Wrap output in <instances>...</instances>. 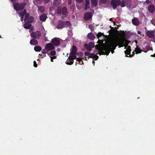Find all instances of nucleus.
I'll list each match as a JSON object with an SVG mask.
<instances>
[{
  "instance_id": "nucleus-1",
  "label": "nucleus",
  "mask_w": 155,
  "mask_h": 155,
  "mask_svg": "<svg viewBox=\"0 0 155 155\" xmlns=\"http://www.w3.org/2000/svg\"><path fill=\"white\" fill-rule=\"evenodd\" d=\"M125 34L124 33L120 37H117L115 38L106 42L104 43V40L99 39L97 42L100 47L95 48H116V47L118 46L119 48L124 46V48H130V47L128 45L129 41L125 38Z\"/></svg>"
},
{
  "instance_id": "nucleus-2",
  "label": "nucleus",
  "mask_w": 155,
  "mask_h": 155,
  "mask_svg": "<svg viewBox=\"0 0 155 155\" xmlns=\"http://www.w3.org/2000/svg\"><path fill=\"white\" fill-rule=\"evenodd\" d=\"M83 54L81 52H77V49H72L70 53V55L68 57V65H71L74 63V60L78 57L80 58L83 56Z\"/></svg>"
},
{
  "instance_id": "nucleus-3",
  "label": "nucleus",
  "mask_w": 155,
  "mask_h": 155,
  "mask_svg": "<svg viewBox=\"0 0 155 155\" xmlns=\"http://www.w3.org/2000/svg\"><path fill=\"white\" fill-rule=\"evenodd\" d=\"M107 49H95L93 53L91 54L88 51H86L84 53V54L86 56H89L88 58H93V60L95 61L97 60L99 58V57L97 54H99L101 55V54H105L103 52L100 51L101 50H107ZM89 59V58H88Z\"/></svg>"
},
{
  "instance_id": "nucleus-4",
  "label": "nucleus",
  "mask_w": 155,
  "mask_h": 155,
  "mask_svg": "<svg viewBox=\"0 0 155 155\" xmlns=\"http://www.w3.org/2000/svg\"><path fill=\"white\" fill-rule=\"evenodd\" d=\"M59 38H54L51 40V43H49L47 44L45 47V48H54V46H58L60 43Z\"/></svg>"
},
{
  "instance_id": "nucleus-5",
  "label": "nucleus",
  "mask_w": 155,
  "mask_h": 155,
  "mask_svg": "<svg viewBox=\"0 0 155 155\" xmlns=\"http://www.w3.org/2000/svg\"><path fill=\"white\" fill-rule=\"evenodd\" d=\"M26 5L25 3H22L21 4L16 3L14 4L13 6L15 9L17 11H19L23 9Z\"/></svg>"
},
{
  "instance_id": "nucleus-6",
  "label": "nucleus",
  "mask_w": 155,
  "mask_h": 155,
  "mask_svg": "<svg viewBox=\"0 0 155 155\" xmlns=\"http://www.w3.org/2000/svg\"><path fill=\"white\" fill-rule=\"evenodd\" d=\"M25 18L24 21L25 22L31 23L34 20V18L32 16H29V15L28 13H26L25 15Z\"/></svg>"
},
{
  "instance_id": "nucleus-7",
  "label": "nucleus",
  "mask_w": 155,
  "mask_h": 155,
  "mask_svg": "<svg viewBox=\"0 0 155 155\" xmlns=\"http://www.w3.org/2000/svg\"><path fill=\"white\" fill-rule=\"evenodd\" d=\"M121 3L120 0H111V5L113 6L114 9H115L117 6L120 5Z\"/></svg>"
},
{
  "instance_id": "nucleus-8",
  "label": "nucleus",
  "mask_w": 155,
  "mask_h": 155,
  "mask_svg": "<svg viewBox=\"0 0 155 155\" xmlns=\"http://www.w3.org/2000/svg\"><path fill=\"white\" fill-rule=\"evenodd\" d=\"M68 23V21H59L58 22V24L57 26V28L58 29H61L62 28L66 27Z\"/></svg>"
},
{
  "instance_id": "nucleus-9",
  "label": "nucleus",
  "mask_w": 155,
  "mask_h": 155,
  "mask_svg": "<svg viewBox=\"0 0 155 155\" xmlns=\"http://www.w3.org/2000/svg\"><path fill=\"white\" fill-rule=\"evenodd\" d=\"M31 35L34 38H39L41 35V33L40 31H37L35 32H33L31 34Z\"/></svg>"
},
{
  "instance_id": "nucleus-10",
  "label": "nucleus",
  "mask_w": 155,
  "mask_h": 155,
  "mask_svg": "<svg viewBox=\"0 0 155 155\" xmlns=\"http://www.w3.org/2000/svg\"><path fill=\"white\" fill-rule=\"evenodd\" d=\"M155 32L153 30H147L146 32V35L149 38H153L155 36Z\"/></svg>"
},
{
  "instance_id": "nucleus-11",
  "label": "nucleus",
  "mask_w": 155,
  "mask_h": 155,
  "mask_svg": "<svg viewBox=\"0 0 155 155\" xmlns=\"http://www.w3.org/2000/svg\"><path fill=\"white\" fill-rule=\"evenodd\" d=\"M114 49H107L105 50H101L100 51L103 52L104 54H101V55H107L110 53V51H111L112 54H113L114 52Z\"/></svg>"
},
{
  "instance_id": "nucleus-12",
  "label": "nucleus",
  "mask_w": 155,
  "mask_h": 155,
  "mask_svg": "<svg viewBox=\"0 0 155 155\" xmlns=\"http://www.w3.org/2000/svg\"><path fill=\"white\" fill-rule=\"evenodd\" d=\"M131 51V49H126V50L124 51L125 54L127 55H129V56H127V55H125V57H132L134 56L135 54L134 51L132 52V54H130V53Z\"/></svg>"
},
{
  "instance_id": "nucleus-13",
  "label": "nucleus",
  "mask_w": 155,
  "mask_h": 155,
  "mask_svg": "<svg viewBox=\"0 0 155 155\" xmlns=\"http://www.w3.org/2000/svg\"><path fill=\"white\" fill-rule=\"evenodd\" d=\"M92 15L90 12H87L85 13L84 17V19L87 21L88 20L92 18Z\"/></svg>"
},
{
  "instance_id": "nucleus-14",
  "label": "nucleus",
  "mask_w": 155,
  "mask_h": 155,
  "mask_svg": "<svg viewBox=\"0 0 155 155\" xmlns=\"http://www.w3.org/2000/svg\"><path fill=\"white\" fill-rule=\"evenodd\" d=\"M94 45L93 42H90L88 44H85L84 45L85 48H91L94 47Z\"/></svg>"
},
{
  "instance_id": "nucleus-15",
  "label": "nucleus",
  "mask_w": 155,
  "mask_h": 155,
  "mask_svg": "<svg viewBox=\"0 0 155 155\" xmlns=\"http://www.w3.org/2000/svg\"><path fill=\"white\" fill-rule=\"evenodd\" d=\"M148 9L150 12L153 13L155 10V7L153 5H150L148 6Z\"/></svg>"
},
{
  "instance_id": "nucleus-16",
  "label": "nucleus",
  "mask_w": 155,
  "mask_h": 155,
  "mask_svg": "<svg viewBox=\"0 0 155 155\" xmlns=\"http://www.w3.org/2000/svg\"><path fill=\"white\" fill-rule=\"evenodd\" d=\"M47 18V15L45 14H42L39 17V19L40 21L44 22L45 21Z\"/></svg>"
},
{
  "instance_id": "nucleus-17",
  "label": "nucleus",
  "mask_w": 155,
  "mask_h": 155,
  "mask_svg": "<svg viewBox=\"0 0 155 155\" xmlns=\"http://www.w3.org/2000/svg\"><path fill=\"white\" fill-rule=\"evenodd\" d=\"M132 22L134 25L137 26L139 25V21L137 18H135L133 19Z\"/></svg>"
},
{
  "instance_id": "nucleus-18",
  "label": "nucleus",
  "mask_w": 155,
  "mask_h": 155,
  "mask_svg": "<svg viewBox=\"0 0 155 155\" xmlns=\"http://www.w3.org/2000/svg\"><path fill=\"white\" fill-rule=\"evenodd\" d=\"M87 38L91 40H93L95 39V37L92 33L90 32L88 34Z\"/></svg>"
},
{
  "instance_id": "nucleus-19",
  "label": "nucleus",
  "mask_w": 155,
  "mask_h": 155,
  "mask_svg": "<svg viewBox=\"0 0 155 155\" xmlns=\"http://www.w3.org/2000/svg\"><path fill=\"white\" fill-rule=\"evenodd\" d=\"M26 13V10L25 9L22 12H21L19 13V15L21 16V21H23L24 16Z\"/></svg>"
},
{
  "instance_id": "nucleus-20",
  "label": "nucleus",
  "mask_w": 155,
  "mask_h": 155,
  "mask_svg": "<svg viewBox=\"0 0 155 155\" xmlns=\"http://www.w3.org/2000/svg\"><path fill=\"white\" fill-rule=\"evenodd\" d=\"M38 12L41 13H43L44 12L45 8L43 6H38Z\"/></svg>"
},
{
  "instance_id": "nucleus-21",
  "label": "nucleus",
  "mask_w": 155,
  "mask_h": 155,
  "mask_svg": "<svg viewBox=\"0 0 155 155\" xmlns=\"http://www.w3.org/2000/svg\"><path fill=\"white\" fill-rule=\"evenodd\" d=\"M85 2L86 4L84 9L86 10L87 8H90V6H89L90 0H85Z\"/></svg>"
},
{
  "instance_id": "nucleus-22",
  "label": "nucleus",
  "mask_w": 155,
  "mask_h": 155,
  "mask_svg": "<svg viewBox=\"0 0 155 155\" xmlns=\"http://www.w3.org/2000/svg\"><path fill=\"white\" fill-rule=\"evenodd\" d=\"M62 14L65 15V16H67V9L65 7H64L62 9Z\"/></svg>"
},
{
  "instance_id": "nucleus-23",
  "label": "nucleus",
  "mask_w": 155,
  "mask_h": 155,
  "mask_svg": "<svg viewBox=\"0 0 155 155\" xmlns=\"http://www.w3.org/2000/svg\"><path fill=\"white\" fill-rule=\"evenodd\" d=\"M56 12L58 14H59V15L61 14V6H59L58 8L56 11Z\"/></svg>"
},
{
  "instance_id": "nucleus-24",
  "label": "nucleus",
  "mask_w": 155,
  "mask_h": 155,
  "mask_svg": "<svg viewBox=\"0 0 155 155\" xmlns=\"http://www.w3.org/2000/svg\"><path fill=\"white\" fill-rule=\"evenodd\" d=\"M30 43L31 45H35L38 44V41L36 40L32 39L30 41Z\"/></svg>"
},
{
  "instance_id": "nucleus-25",
  "label": "nucleus",
  "mask_w": 155,
  "mask_h": 155,
  "mask_svg": "<svg viewBox=\"0 0 155 155\" xmlns=\"http://www.w3.org/2000/svg\"><path fill=\"white\" fill-rule=\"evenodd\" d=\"M91 3L94 6H96L97 5L98 0H91Z\"/></svg>"
},
{
  "instance_id": "nucleus-26",
  "label": "nucleus",
  "mask_w": 155,
  "mask_h": 155,
  "mask_svg": "<svg viewBox=\"0 0 155 155\" xmlns=\"http://www.w3.org/2000/svg\"><path fill=\"white\" fill-rule=\"evenodd\" d=\"M31 27V25L29 24L25 23L24 25V27L26 29H30Z\"/></svg>"
},
{
  "instance_id": "nucleus-27",
  "label": "nucleus",
  "mask_w": 155,
  "mask_h": 155,
  "mask_svg": "<svg viewBox=\"0 0 155 155\" xmlns=\"http://www.w3.org/2000/svg\"><path fill=\"white\" fill-rule=\"evenodd\" d=\"M126 2L125 0H122L121 1V3L120 5L122 7H124L125 6Z\"/></svg>"
},
{
  "instance_id": "nucleus-28",
  "label": "nucleus",
  "mask_w": 155,
  "mask_h": 155,
  "mask_svg": "<svg viewBox=\"0 0 155 155\" xmlns=\"http://www.w3.org/2000/svg\"><path fill=\"white\" fill-rule=\"evenodd\" d=\"M126 4L128 7H130L131 5V1L130 0H125Z\"/></svg>"
},
{
  "instance_id": "nucleus-29",
  "label": "nucleus",
  "mask_w": 155,
  "mask_h": 155,
  "mask_svg": "<svg viewBox=\"0 0 155 155\" xmlns=\"http://www.w3.org/2000/svg\"><path fill=\"white\" fill-rule=\"evenodd\" d=\"M53 49H43L42 51V52L43 54H46L49 51Z\"/></svg>"
},
{
  "instance_id": "nucleus-30",
  "label": "nucleus",
  "mask_w": 155,
  "mask_h": 155,
  "mask_svg": "<svg viewBox=\"0 0 155 155\" xmlns=\"http://www.w3.org/2000/svg\"><path fill=\"white\" fill-rule=\"evenodd\" d=\"M107 0H99V5H101L102 4H105Z\"/></svg>"
},
{
  "instance_id": "nucleus-31",
  "label": "nucleus",
  "mask_w": 155,
  "mask_h": 155,
  "mask_svg": "<svg viewBox=\"0 0 155 155\" xmlns=\"http://www.w3.org/2000/svg\"><path fill=\"white\" fill-rule=\"evenodd\" d=\"M142 51L141 49H135V51L136 54L140 53Z\"/></svg>"
},
{
  "instance_id": "nucleus-32",
  "label": "nucleus",
  "mask_w": 155,
  "mask_h": 155,
  "mask_svg": "<svg viewBox=\"0 0 155 155\" xmlns=\"http://www.w3.org/2000/svg\"><path fill=\"white\" fill-rule=\"evenodd\" d=\"M88 28L90 29L91 31H93L94 30V27L92 25H90L88 26Z\"/></svg>"
},
{
  "instance_id": "nucleus-33",
  "label": "nucleus",
  "mask_w": 155,
  "mask_h": 155,
  "mask_svg": "<svg viewBox=\"0 0 155 155\" xmlns=\"http://www.w3.org/2000/svg\"><path fill=\"white\" fill-rule=\"evenodd\" d=\"M75 59H76L77 61H78L79 63H80L81 61H82V59H84V58H77Z\"/></svg>"
},
{
  "instance_id": "nucleus-34",
  "label": "nucleus",
  "mask_w": 155,
  "mask_h": 155,
  "mask_svg": "<svg viewBox=\"0 0 155 155\" xmlns=\"http://www.w3.org/2000/svg\"><path fill=\"white\" fill-rule=\"evenodd\" d=\"M50 55L52 56H54L56 54L55 51H52L50 52Z\"/></svg>"
},
{
  "instance_id": "nucleus-35",
  "label": "nucleus",
  "mask_w": 155,
  "mask_h": 155,
  "mask_svg": "<svg viewBox=\"0 0 155 155\" xmlns=\"http://www.w3.org/2000/svg\"><path fill=\"white\" fill-rule=\"evenodd\" d=\"M103 34L101 32H99L98 34H97V38H99V37L102 36Z\"/></svg>"
},
{
  "instance_id": "nucleus-36",
  "label": "nucleus",
  "mask_w": 155,
  "mask_h": 155,
  "mask_svg": "<svg viewBox=\"0 0 155 155\" xmlns=\"http://www.w3.org/2000/svg\"><path fill=\"white\" fill-rule=\"evenodd\" d=\"M34 66L35 67H36V68L37 67V66H38V64H37V63H36V62L35 61L34 62Z\"/></svg>"
},
{
  "instance_id": "nucleus-37",
  "label": "nucleus",
  "mask_w": 155,
  "mask_h": 155,
  "mask_svg": "<svg viewBox=\"0 0 155 155\" xmlns=\"http://www.w3.org/2000/svg\"><path fill=\"white\" fill-rule=\"evenodd\" d=\"M145 2H146L147 4H149L152 3V2L151 1H149V0H146Z\"/></svg>"
},
{
  "instance_id": "nucleus-38",
  "label": "nucleus",
  "mask_w": 155,
  "mask_h": 155,
  "mask_svg": "<svg viewBox=\"0 0 155 155\" xmlns=\"http://www.w3.org/2000/svg\"><path fill=\"white\" fill-rule=\"evenodd\" d=\"M83 1V0H76V2L79 3H81Z\"/></svg>"
},
{
  "instance_id": "nucleus-39",
  "label": "nucleus",
  "mask_w": 155,
  "mask_h": 155,
  "mask_svg": "<svg viewBox=\"0 0 155 155\" xmlns=\"http://www.w3.org/2000/svg\"><path fill=\"white\" fill-rule=\"evenodd\" d=\"M37 52H40L42 49H34Z\"/></svg>"
},
{
  "instance_id": "nucleus-40",
  "label": "nucleus",
  "mask_w": 155,
  "mask_h": 155,
  "mask_svg": "<svg viewBox=\"0 0 155 155\" xmlns=\"http://www.w3.org/2000/svg\"><path fill=\"white\" fill-rule=\"evenodd\" d=\"M34 49H35V48H41V47H40V46H35V47L34 48Z\"/></svg>"
},
{
  "instance_id": "nucleus-41",
  "label": "nucleus",
  "mask_w": 155,
  "mask_h": 155,
  "mask_svg": "<svg viewBox=\"0 0 155 155\" xmlns=\"http://www.w3.org/2000/svg\"><path fill=\"white\" fill-rule=\"evenodd\" d=\"M51 58H52L53 59H55L56 58V56H54L53 57H50Z\"/></svg>"
},
{
  "instance_id": "nucleus-42",
  "label": "nucleus",
  "mask_w": 155,
  "mask_h": 155,
  "mask_svg": "<svg viewBox=\"0 0 155 155\" xmlns=\"http://www.w3.org/2000/svg\"><path fill=\"white\" fill-rule=\"evenodd\" d=\"M50 0H45V1L46 3H47L50 1Z\"/></svg>"
},
{
  "instance_id": "nucleus-43",
  "label": "nucleus",
  "mask_w": 155,
  "mask_h": 155,
  "mask_svg": "<svg viewBox=\"0 0 155 155\" xmlns=\"http://www.w3.org/2000/svg\"><path fill=\"white\" fill-rule=\"evenodd\" d=\"M152 41H153L155 43V37H154L153 38Z\"/></svg>"
},
{
  "instance_id": "nucleus-44",
  "label": "nucleus",
  "mask_w": 155,
  "mask_h": 155,
  "mask_svg": "<svg viewBox=\"0 0 155 155\" xmlns=\"http://www.w3.org/2000/svg\"><path fill=\"white\" fill-rule=\"evenodd\" d=\"M68 3V5L71 4V1L70 0H69Z\"/></svg>"
},
{
  "instance_id": "nucleus-45",
  "label": "nucleus",
  "mask_w": 155,
  "mask_h": 155,
  "mask_svg": "<svg viewBox=\"0 0 155 155\" xmlns=\"http://www.w3.org/2000/svg\"><path fill=\"white\" fill-rule=\"evenodd\" d=\"M149 50H153V49H147V51H143L144 52H146L147 51H149Z\"/></svg>"
},
{
  "instance_id": "nucleus-46",
  "label": "nucleus",
  "mask_w": 155,
  "mask_h": 155,
  "mask_svg": "<svg viewBox=\"0 0 155 155\" xmlns=\"http://www.w3.org/2000/svg\"><path fill=\"white\" fill-rule=\"evenodd\" d=\"M151 56L152 57H155V53L153 55H151Z\"/></svg>"
},
{
  "instance_id": "nucleus-47",
  "label": "nucleus",
  "mask_w": 155,
  "mask_h": 155,
  "mask_svg": "<svg viewBox=\"0 0 155 155\" xmlns=\"http://www.w3.org/2000/svg\"><path fill=\"white\" fill-rule=\"evenodd\" d=\"M137 33L138 34H141V32L140 31H137Z\"/></svg>"
},
{
  "instance_id": "nucleus-48",
  "label": "nucleus",
  "mask_w": 155,
  "mask_h": 155,
  "mask_svg": "<svg viewBox=\"0 0 155 155\" xmlns=\"http://www.w3.org/2000/svg\"><path fill=\"white\" fill-rule=\"evenodd\" d=\"M72 48V49L76 48L75 46H73Z\"/></svg>"
},
{
  "instance_id": "nucleus-49",
  "label": "nucleus",
  "mask_w": 155,
  "mask_h": 155,
  "mask_svg": "<svg viewBox=\"0 0 155 155\" xmlns=\"http://www.w3.org/2000/svg\"><path fill=\"white\" fill-rule=\"evenodd\" d=\"M68 27H69L70 26V23L69 21H68Z\"/></svg>"
},
{
  "instance_id": "nucleus-50",
  "label": "nucleus",
  "mask_w": 155,
  "mask_h": 155,
  "mask_svg": "<svg viewBox=\"0 0 155 155\" xmlns=\"http://www.w3.org/2000/svg\"><path fill=\"white\" fill-rule=\"evenodd\" d=\"M94 60H93V61H92V63H93V64H94H94H95V62H94Z\"/></svg>"
},
{
  "instance_id": "nucleus-51",
  "label": "nucleus",
  "mask_w": 155,
  "mask_h": 155,
  "mask_svg": "<svg viewBox=\"0 0 155 155\" xmlns=\"http://www.w3.org/2000/svg\"><path fill=\"white\" fill-rule=\"evenodd\" d=\"M65 63L67 64H68V59L66 61Z\"/></svg>"
},
{
  "instance_id": "nucleus-52",
  "label": "nucleus",
  "mask_w": 155,
  "mask_h": 155,
  "mask_svg": "<svg viewBox=\"0 0 155 155\" xmlns=\"http://www.w3.org/2000/svg\"><path fill=\"white\" fill-rule=\"evenodd\" d=\"M51 62H53V59L52 58H51Z\"/></svg>"
},
{
  "instance_id": "nucleus-53",
  "label": "nucleus",
  "mask_w": 155,
  "mask_h": 155,
  "mask_svg": "<svg viewBox=\"0 0 155 155\" xmlns=\"http://www.w3.org/2000/svg\"><path fill=\"white\" fill-rule=\"evenodd\" d=\"M88 51H91L92 49H87Z\"/></svg>"
},
{
  "instance_id": "nucleus-54",
  "label": "nucleus",
  "mask_w": 155,
  "mask_h": 155,
  "mask_svg": "<svg viewBox=\"0 0 155 155\" xmlns=\"http://www.w3.org/2000/svg\"><path fill=\"white\" fill-rule=\"evenodd\" d=\"M110 20V21H112V18H110V20Z\"/></svg>"
},
{
  "instance_id": "nucleus-55",
  "label": "nucleus",
  "mask_w": 155,
  "mask_h": 155,
  "mask_svg": "<svg viewBox=\"0 0 155 155\" xmlns=\"http://www.w3.org/2000/svg\"><path fill=\"white\" fill-rule=\"evenodd\" d=\"M28 19V20H31V18H30V17Z\"/></svg>"
},
{
  "instance_id": "nucleus-56",
  "label": "nucleus",
  "mask_w": 155,
  "mask_h": 155,
  "mask_svg": "<svg viewBox=\"0 0 155 155\" xmlns=\"http://www.w3.org/2000/svg\"><path fill=\"white\" fill-rule=\"evenodd\" d=\"M71 33L72 34V32H71ZM70 34L71 35H72V34Z\"/></svg>"
},
{
  "instance_id": "nucleus-57",
  "label": "nucleus",
  "mask_w": 155,
  "mask_h": 155,
  "mask_svg": "<svg viewBox=\"0 0 155 155\" xmlns=\"http://www.w3.org/2000/svg\"><path fill=\"white\" fill-rule=\"evenodd\" d=\"M82 64H84V63H83V62H82Z\"/></svg>"
},
{
  "instance_id": "nucleus-58",
  "label": "nucleus",
  "mask_w": 155,
  "mask_h": 155,
  "mask_svg": "<svg viewBox=\"0 0 155 155\" xmlns=\"http://www.w3.org/2000/svg\"><path fill=\"white\" fill-rule=\"evenodd\" d=\"M142 36H144V35L143 34V35H142Z\"/></svg>"
},
{
  "instance_id": "nucleus-59",
  "label": "nucleus",
  "mask_w": 155,
  "mask_h": 155,
  "mask_svg": "<svg viewBox=\"0 0 155 155\" xmlns=\"http://www.w3.org/2000/svg\"><path fill=\"white\" fill-rule=\"evenodd\" d=\"M71 8H72V7H70Z\"/></svg>"
},
{
  "instance_id": "nucleus-60",
  "label": "nucleus",
  "mask_w": 155,
  "mask_h": 155,
  "mask_svg": "<svg viewBox=\"0 0 155 155\" xmlns=\"http://www.w3.org/2000/svg\"><path fill=\"white\" fill-rule=\"evenodd\" d=\"M71 8H72V7H70Z\"/></svg>"
},
{
  "instance_id": "nucleus-61",
  "label": "nucleus",
  "mask_w": 155,
  "mask_h": 155,
  "mask_svg": "<svg viewBox=\"0 0 155 155\" xmlns=\"http://www.w3.org/2000/svg\"><path fill=\"white\" fill-rule=\"evenodd\" d=\"M67 56H68V53H67Z\"/></svg>"
},
{
  "instance_id": "nucleus-62",
  "label": "nucleus",
  "mask_w": 155,
  "mask_h": 155,
  "mask_svg": "<svg viewBox=\"0 0 155 155\" xmlns=\"http://www.w3.org/2000/svg\"><path fill=\"white\" fill-rule=\"evenodd\" d=\"M135 48L137 49V48H138L137 47H136Z\"/></svg>"
},
{
  "instance_id": "nucleus-63",
  "label": "nucleus",
  "mask_w": 155,
  "mask_h": 155,
  "mask_svg": "<svg viewBox=\"0 0 155 155\" xmlns=\"http://www.w3.org/2000/svg\"><path fill=\"white\" fill-rule=\"evenodd\" d=\"M63 47V48H64L65 47V46H63V47Z\"/></svg>"
},
{
  "instance_id": "nucleus-64",
  "label": "nucleus",
  "mask_w": 155,
  "mask_h": 155,
  "mask_svg": "<svg viewBox=\"0 0 155 155\" xmlns=\"http://www.w3.org/2000/svg\"><path fill=\"white\" fill-rule=\"evenodd\" d=\"M12 2L13 1V0H10Z\"/></svg>"
}]
</instances>
